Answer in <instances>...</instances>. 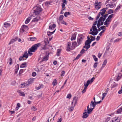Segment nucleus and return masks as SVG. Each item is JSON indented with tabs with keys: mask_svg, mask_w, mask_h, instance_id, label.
I'll return each instance as SVG.
<instances>
[{
	"mask_svg": "<svg viewBox=\"0 0 122 122\" xmlns=\"http://www.w3.org/2000/svg\"><path fill=\"white\" fill-rule=\"evenodd\" d=\"M41 45V44L40 43L35 44L30 48L29 50H30L31 52H35V51L37 50V48L39 47Z\"/></svg>",
	"mask_w": 122,
	"mask_h": 122,
	"instance_id": "nucleus-1",
	"label": "nucleus"
},
{
	"mask_svg": "<svg viewBox=\"0 0 122 122\" xmlns=\"http://www.w3.org/2000/svg\"><path fill=\"white\" fill-rule=\"evenodd\" d=\"M34 9H35L34 10L33 13L36 15H39L42 9L40 7L37 6L34 7Z\"/></svg>",
	"mask_w": 122,
	"mask_h": 122,
	"instance_id": "nucleus-2",
	"label": "nucleus"
},
{
	"mask_svg": "<svg viewBox=\"0 0 122 122\" xmlns=\"http://www.w3.org/2000/svg\"><path fill=\"white\" fill-rule=\"evenodd\" d=\"M92 41L86 40L85 43V46H83V48H86V51L90 47V44L91 43Z\"/></svg>",
	"mask_w": 122,
	"mask_h": 122,
	"instance_id": "nucleus-3",
	"label": "nucleus"
},
{
	"mask_svg": "<svg viewBox=\"0 0 122 122\" xmlns=\"http://www.w3.org/2000/svg\"><path fill=\"white\" fill-rule=\"evenodd\" d=\"M28 29V27L27 26L23 25L20 30V32L21 33H23L24 32H26Z\"/></svg>",
	"mask_w": 122,
	"mask_h": 122,
	"instance_id": "nucleus-4",
	"label": "nucleus"
},
{
	"mask_svg": "<svg viewBox=\"0 0 122 122\" xmlns=\"http://www.w3.org/2000/svg\"><path fill=\"white\" fill-rule=\"evenodd\" d=\"M43 43L45 44V45L43 47H42V49L45 50L48 49V48L46 47V46L49 43L48 40H47L46 41H45L43 42Z\"/></svg>",
	"mask_w": 122,
	"mask_h": 122,
	"instance_id": "nucleus-5",
	"label": "nucleus"
},
{
	"mask_svg": "<svg viewBox=\"0 0 122 122\" xmlns=\"http://www.w3.org/2000/svg\"><path fill=\"white\" fill-rule=\"evenodd\" d=\"M120 118L115 117L112 119L110 122H120Z\"/></svg>",
	"mask_w": 122,
	"mask_h": 122,
	"instance_id": "nucleus-6",
	"label": "nucleus"
},
{
	"mask_svg": "<svg viewBox=\"0 0 122 122\" xmlns=\"http://www.w3.org/2000/svg\"><path fill=\"white\" fill-rule=\"evenodd\" d=\"M28 54H27L26 55L25 54L23 55V56H20L19 58V60L20 61H22L23 60H25L26 59H25L24 57H25L26 58H28Z\"/></svg>",
	"mask_w": 122,
	"mask_h": 122,
	"instance_id": "nucleus-7",
	"label": "nucleus"
},
{
	"mask_svg": "<svg viewBox=\"0 0 122 122\" xmlns=\"http://www.w3.org/2000/svg\"><path fill=\"white\" fill-rule=\"evenodd\" d=\"M89 84V82L88 81L87 82L86 84H84L85 86L84 89L82 91V93H85L86 91V89L87 88V86H88Z\"/></svg>",
	"mask_w": 122,
	"mask_h": 122,
	"instance_id": "nucleus-8",
	"label": "nucleus"
},
{
	"mask_svg": "<svg viewBox=\"0 0 122 122\" xmlns=\"http://www.w3.org/2000/svg\"><path fill=\"white\" fill-rule=\"evenodd\" d=\"M77 34V33L76 32H75L74 33L72 34V36L71 39V41H73L75 40Z\"/></svg>",
	"mask_w": 122,
	"mask_h": 122,
	"instance_id": "nucleus-9",
	"label": "nucleus"
},
{
	"mask_svg": "<svg viewBox=\"0 0 122 122\" xmlns=\"http://www.w3.org/2000/svg\"><path fill=\"white\" fill-rule=\"evenodd\" d=\"M114 15L113 14H112L110 15L107 18V20L108 22H110L111 21V18Z\"/></svg>",
	"mask_w": 122,
	"mask_h": 122,
	"instance_id": "nucleus-10",
	"label": "nucleus"
},
{
	"mask_svg": "<svg viewBox=\"0 0 122 122\" xmlns=\"http://www.w3.org/2000/svg\"><path fill=\"white\" fill-rule=\"evenodd\" d=\"M98 33V31L97 29L95 31H92L91 32H89V34L92 35L93 36H95Z\"/></svg>",
	"mask_w": 122,
	"mask_h": 122,
	"instance_id": "nucleus-11",
	"label": "nucleus"
},
{
	"mask_svg": "<svg viewBox=\"0 0 122 122\" xmlns=\"http://www.w3.org/2000/svg\"><path fill=\"white\" fill-rule=\"evenodd\" d=\"M67 46L66 48V50L67 51H70L71 42H69L67 43Z\"/></svg>",
	"mask_w": 122,
	"mask_h": 122,
	"instance_id": "nucleus-12",
	"label": "nucleus"
},
{
	"mask_svg": "<svg viewBox=\"0 0 122 122\" xmlns=\"http://www.w3.org/2000/svg\"><path fill=\"white\" fill-rule=\"evenodd\" d=\"M93 109L91 108H90L89 107V105H88L87 106V113H88V114H90L91 112L93 110Z\"/></svg>",
	"mask_w": 122,
	"mask_h": 122,
	"instance_id": "nucleus-13",
	"label": "nucleus"
},
{
	"mask_svg": "<svg viewBox=\"0 0 122 122\" xmlns=\"http://www.w3.org/2000/svg\"><path fill=\"white\" fill-rule=\"evenodd\" d=\"M84 38L85 37L82 34H79L77 38L83 40Z\"/></svg>",
	"mask_w": 122,
	"mask_h": 122,
	"instance_id": "nucleus-14",
	"label": "nucleus"
},
{
	"mask_svg": "<svg viewBox=\"0 0 122 122\" xmlns=\"http://www.w3.org/2000/svg\"><path fill=\"white\" fill-rule=\"evenodd\" d=\"M40 17L39 16H37L36 17L34 18L33 20H32V21L33 22H37L40 19Z\"/></svg>",
	"mask_w": 122,
	"mask_h": 122,
	"instance_id": "nucleus-15",
	"label": "nucleus"
},
{
	"mask_svg": "<svg viewBox=\"0 0 122 122\" xmlns=\"http://www.w3.org/2000/svg\"><path fill=\"white\" fill-rule=\"evenodd\" d=\"M87 113L86 112H84L83 114V116L82 117L83 118H87L89 116V115L86 114Z\"/></svg>",
	"mask_w": 122,
	"mask_h": 122,
	"instance_id": "nucleus-16",
	"label": "nucleus"
},
{
	"mask_svg": "<svg viewBox=\"0 0 122 122\" xmlns=\"http://www.w3.org/2000/svg\"><path fill=\"white\" fill-rule=\"evenodd\" d=\"M17 92L19 94L20 96L23 97H25V94L24 93V92H21V91L20 90H18Z\"/></svg>",
	"mask_w": 122,
	"mask_h": 122,
	"instance_id": "nucleus-17",
	"label": "nucleus"
},
{
	"mask_svg": "<svg viewBox=\"0 0 122 122\" xmlns=\"http://www.w3.org/2000/svg\"><path fill=\"white\" fill-rule=\"evenodd\" d=\"M77 42L76 41L72 42V44L71 47L73 48L72 49L74 48L76 46H77Z\"/></svg>",
	"mask_w": 122,
	"mask_h": 122,
	"instance_id": "nucleus-18",
	"label": "nucleus"
},
{
	"mask_svg": "<svg viewBox=\"0 0 122 122\" xmlns=\"http://www.w3.org/2000/svg\"><path fill=\"white\" fill-rule=\"evenodd\" d=\"M56 26V25L55 24H53L49 26V29H53Z\"/></svg>",
	"mask_w": 122,
	"mask_h": 122,
	"instance_id": "nucleus-19",
	"label": "nucleus"
},
{
	"mask_svg": "<svg viewBox=\"0 0 122 122\" xmlns=\"http://www.w3.org/2000/svg\"><path fill=\"white\" fill-rule=\"evenodd\" d=\"M33 81V80L31 79H29L26 82L27 86H29L30 84Z\"/></svg>",
	"mask_w": 122,
	"mask_h": 122,
	"instance_id": "nucleus-20",
	"label": "nucleus"
},
{
	"mask_svg": "<svg viewBox=\"0 0 122 122\" xmlns=\"http://www.w3.org/2000/svg\"><path fill=\"white\" fill-rule=\"evenodd\" d=\"M102 16L100 17L98 21L99 22L100 21L101 22L102 21H104L106 19H105V18L103 17V15Z\"/></svg>",
	"mask_w": 122,
	"mask_h": 122,
	"instance_id": "nucleus-21",
	"label": "nucleus"
},
{
	"mask_svg": "<svg viewBox=\"0 0 122 122\" xmlns=\"http://www.w3.org/2000/svg\"><path fill=\"white\" fill-rule=\"evenodd\" d=\"M16 69L15 70V74H16L17 73L18 70L19 68V64H17V65L15 66Z\"/></svg>",
	"mask_w": 122,
	"mask_h": 122,
	"instance_id": "nucleus-22",
	"label": "nucleus"
},
{
	"mask_svg": "<svg viewBox=\"0 0 122 122\" xmlns=\"http://www.w3.org/2000/svg\"><path fill=\"white\" fill-rule=\"evenodd\" d=\"M10 24L8 23L5 22L4 23L3 26L6 28L10 27Z\"/></svg>",
	"mask_w": 122,
	"mask_h": 122,
	"instance_id": "nucleus-23",
	"label": "nucleus"
},
{
	"mask_svg": "<svg viewBox=\"0 0 122 122\" xmlns=\"http://www.w3.org/2000/svg\"><path fill=\"white\" fill-rule=\"evenodd\" d=\"M27 63V62H25L22 64L21 65L20 67V68H24L26 67V64Z\"/></svg>",
	"mask_w": 122,
	"mask_h": 122,
	"instance_id": "nucleus-24",
	"label": "nucleus"
},
{
	"mask_svg": "<svg viewBox=\"0 0 122 122\" xmlns=\"http://www.w3.org/2000/svg\"><path fill=\"white\" fill-rule=\"evenodd\" d=\"M77 97L76 96H75L73 98V101L74 102V106L77 103Z\"/></svg>",
	"mask_w": 122,
	"mask_h": 122,
	"instance_id": "nucleus-25",
	"label": "nucleus"
},
{
	"mask_svg": "<svg viewBox=\"0 0 122 122\" xmlns=\"http://www.w3.org/2000/svg\"><path fill=\"white\" fill-rule=\"evenodd\" d=\"M77 97L76 96H75L73 98V101L74 102V106L77 103Z\"/></svg>",
	"mask_w": 122,
	"mask_h": 122,
	"instance_id": "nucleus-26",
	"label": "nucleus"
},
{
	"mask_svg": "<svg viewBox=\"0 0 122 122\" xmlns=\"http://www.w3.org/2000/svg\"><path fill=\"white\" fill-rule=\"evenodd\" d=\"M49 54L45 56L43 58L42 60L43 61H47L48 60V55Z\"/></svg>",
	"mask_w": 122,
	"mask_h": 122,
	"instance_id": "nucleus-27",
	"label": "nucleus"
},
{
	"mask_svg": "<svg viewBox=\"0 0 122 122\" xmlns=\"http://www.w3.org/2000/svg\"><path fill=\"white\" fill-rule=\"evenodd\" d=\"M17 38L16 37L15 39H13L11 40L9 43V44L10 45L11 44L13 43L14 42L16 41L17 40V38Z\"/></svg>",
	"mask_w": 122,
	"mask_h": 122,
	"instance_id": "nucleus-28",
	"label": "nucleus"
},
{
	"mask_svg": "<svg viewBox=\"0 0 122 122\" xmlns=\"http://www.w3.org/2000/svg\"><path fill=\"white\" fill-rule=\"evenodd\" d=\"M61 50V49H57V52L56 53V55L58 56H59L60 55V54Z\"/></svg>",
	"mask_w": 122,
	"mask_h": 122,
	"instance_id": "nucleus-29",
	"label": "nucleus"
},
{
	"mask_svg": "<svg viewBox=\"0 0 122 122\" xmlns=\"http://www.w3.org/2000/svg\"><path fill=\"white\" fill-rule=\"evenodd\" d=\"M31 19V17H30L27 18L25 21V23L26 24H28L30 21Z\"/></svg>",
	"mask_w": 122,
	"mask_h": 122,
	"instance_id": "nucleus-30",
	"label": "nucleus"
},
{
	"mask_svg": "<svg viewBox=\"0 0 122 122\" xmlns=\"http://www.w3.org/2000/svg\"><path fill=\"white\" fill-rule=\"evenodd\" d=\"M82 41L83 40H80L77 38V41L78 44V45H77V46H78L79 45L81 44Z\"/></svg>",
	"mask_w": 122,
	"mask_h": 122,
	"instance_id": "nucleus-31",
	"label": "nucleus"
},
{
	"mask_svg": "<svg viewBox=\"0 0 122 122\" xmlns=\"http://www.w3.org/2000/svg\"><path fill=\"white\" fill-rule=\"evenodd\" d=\"M90 106L91 107H92V106L93 107V108H92L94 109L95 108V104L94 103V102H93V101H92L90 105Z\"/></svg>",
	"mask_w": 122,
	"mask_h": 122,
	"instance_id": "nucleus-32",
	"label": "nucleus"
},
{
	"mask_svg": "<svg viewBox=\"0 0 122 122\" xmlns=\"http://www.w3.org/2000/svg\"><path fill=\"white\" fill-rule=\"evenodd\" d=\"M104 9H102L101 10V11H102V12H101V15H103L106 12V10Z\"/></svg>",
	"mask_w": 122,
	"mask_h": 122,
	"instance_id": "nucleus-33",
	"label": "nucleus"
},
{
	"mask_svg": "<svg viewBox=\"0 0 122 122\" xmlns=\"http://www.w3.org/2000/svg\"><path fill=\"white\" fill-rule=\"evenodd\" d=\"M95 79V78L94 77H93L91 79V80H88L87 82L88 81L89 82V84L90 83H92Z\"/></svg>",
	"mask_w": 122,
	"mask_h": 122,
	"instance_id": "nucleus-34",
	"label": "nucleus"
},
{
	"mask_svg": "<svg viewBox=\"0 0 122 122\" xmlns=\"http://www.w3.org/2000/svg\"><path fill=\"white\" fill-rule=\"evenodd\" d=\"M95 5V8L97 10L101 8V5Z\"/></svg>",
	"mask_w": 122,
	"mask_h": 122,
	"instance_id": "nucleus-35",
	"label": "nucleus"
},
{
	"mask_svg": "<svg viewBox=\"0 0 122 122\" xmlns=\"http://www.w3.org/2000/svg\"><path fill=\"white\" fill-rule=\"evenodd\" d=\"M107 62V60H105L104 61L102 64V67H105Z\"/></svg>",
	"mask_w": 122,
	"mask_h": 122,
	"instance_id": "nucleus-36",
	"label": "nucleus"
},
{
	"mask_svg": "<svg viewBox=\"0 0 122 122\" xmlns=\"http://www.w3.org/2000/svg\"><path fill=\"white\" fill-rule=\"evenodd\" d=\"M114 5L113 4H108L106 5V6L107 7H110V8H112L114 6Z\"/></svg>",
	"mask_w": 122,
	"mask_h": 122,
	"instance_id": "nucleus-37",
	"label": "nucleus"
},
{
	"mask_svg": "<svg viewBox=\"0 0 122 122\" xmlns=\"http://www.w3.org/2000/svg\"><path fill=\"white\" fill-rule=\"evenodd\" d=\"M70 14V12H66L64 14V15L66 17H67L68 15H69Z\"/></svg>",
	"mask_w": 122,
	"mask_h": 122,
	"instance_id": "nucleus-38",
	"label": "nucleus"
},
{
	"mask_svg": "<svg viewBox=\"0 0 122 122\" xmlns=\"http://www.w3.org/2000/svg\"><path fill=\"white\" fill-rule=\"evenodd\" d=\"M64 17V16L63 15H60L58 19V20L60 21H62V20L63 19V18Z\"/></svg>",
	"mask_w": 122,
	"mask_h": 122,
	"instance_id": "nucleus-39",
	"label": "nucleus"
},
{
	"mask_svg": "<svg viewBox=\"0 0 122 122\" xmlns=\"http://www.w3.org/2000/svg\"><path fill=\"white\" fill-rule=\"evenodd\" d=\"M57 84V80L56 79H55L53 81L52 84L54 86H55Z\"/></svg>",
	"mask_w": 122,
	"mask_h": 122,
	"instance_id": "nucleus-40",
	"label": "nucleus"
},
{
	"mask_svg": "<svg viewBox=\"0 0 122 122\" xmlns=\"http://www.w3.org/2000/svg\"><path fill=\"white\" fill-rule=\"evenodd\" d=\"M92 56L94 59V60L95 61H98V59L96 56L94 55H92Z\"/></svg>",
	"mask_w": 122,
	"mask_h": 122,
	"instance_id": "nucleus-41",
	"label": "nucleus"
},
{
	"mask_svg": "<svg viewBox=\"0 0 122 122\" xmlns=\"http://www.w3.org/2000/svg\"><path fill=\"white\" fill-rule=\"evenodd\" d=\"M109 22L107 21V20H106V21L104 22V25H106V27H107L108 26L107 25L110 24V23Z\"/></svg>",
	"mask_w": 122,
	"mask_h": 122,
	"instance_id": "nucleus-42",
	"label": "nucleus"
},
{
	"mask_svg": "<svg viewBox=\"0 0 122 122\" xmlns=\"http://www.w3.org/2000/svg\"><path fill=\"white\" fill-rule=\"evenodd\" d=\"M101 15V12H100L97 15L96 18V20H97L99 18V17H100V15Z\"/></svg>",
	"mask_w": 122,
	"mask_h": 122,
	"instance_id": "nucleus-43",
	"label": "nucleus"
},
{
	"mask_svg": "<svg viewBox=\"0 0 122 122\" xmlns=\"http://www.w3.org/2000/svg\"><path fill=\"white\" fill-rule=\"evenodd\" d=\"M23 71L24 69H21L19 71V76H20L21 75V74L23 72Z\"/></svg>",
	"mask_w": 122,
	"mask_h": 122,
	"instance_id": "nucleus-44",
	"label": "nucleus"
},
{
	"mask_svg": "<svg viewBox=\"0 0 122 122\" xmlns=\"http://www.w3.org/2000/svg\"><path fill=\"white\" fill-rule=\"evenodd\" d=\"M29 38L30 39V41H36V38L35 37H30Z\"/></svg>",
	"mask_w": 122,
	"mask_h": 122,
	"instance_id": "nucleus-45",
	"label": "nucleus"
},
{
	"mask_svg": "<svg viewBox=\"0 0 122 122\" xmlns=\"http://www.w3.org/2000/svg\"><path fill=\"white\" fill-rule=\"evenodd\" d=\"M62 9L63 10H66V7H65V3H62Z\"/></svg>",
	"mask_w": 122,
	"mask_h": 122,
	"instance_id": "nucleus-46",
	"label": "nucleus"
},
{
	"mask_svg": "<svg viewBox=\"0 0 122 122\" xmlns=\"http://www.w3.org/2000/svg\"><path fill=\"white\" fill-rule=\"evenodd\" d=\"M113 10L112 9L109 10L107 12L108 14H110L111 13H113Z\"/></svg>",
	"mask_w": 122,
	"mask_h": 122,
	"instance_id": "nucleus-47",
	"label": "nucleus"
},
{
	"mask_svg": "<svg viewBox=\"0 0 122 122\" xmlns=\"http://www.w3.org/2000/svg\"><path fill=\"white\" fill-rule=\"evenodd\" d=\"M122 111V106L118 110L117 112L118 113H120Z\"/></svg>",
	"mask_w": 122,
	"mask_h": 122,
	"instance_id": "nucleus-48",
	"label": "nucleus"
},
{
	"mask_svg": "<svg viewBox=\"0 0 122 122\" xmlns=\"http://www.w3.org/2000/svg\"><path fill=\"white\" fill-rule=\"evenodd\" d=\"M92 28L93 29V31H95L96 30H97V27L96 26L93 25L92 26Z\"/></svg>",
	"mask_w": 122,
	"mask_h": 122,
	"instance_id": "nucleus-49",
	"label": "nucleus"
},
{
	"mask_svg": "<svg viewBox=\"0 0 122 122\" xmlns=\"http://www.w3.org/2000/svg\"><path fill=\"white\" fill-rule=\"evenodd\" d=\"M31 109L33 111H35L37 110V108L33 106L31 107Z\"/></svg>",
	"mask_w": 122,
	"mask_h": 122,
	"instance_id": "nucleus-50",
	"label": "nucleus"
},
{
	"mask_svg": "<svg viewBox=\"0 0 122 122\" xmlns=\"http://www.w3.org/2000/svg\"><path fill=\"white\" fill-rule=\"evenodd\" d=\"M61 24H62L65 25H67V23L65 22L64 20H63L62 21H61Z\"/></svg>",
	"mask_w": 122,
	"mask_h": 122,
	"instance_id": "nucleus-51",
	"label": "nucleus"
},
{
	"mask_svg": "<svg viewBox=\"0 0 122 122\" xmlns=\"http://www.w3.org/2000/svg\"><path fill=\"white\" fill-rule=\"evenodd\" d=\"M26 84L25 83H23V84L21 85V88H24Z\"/></svg>",
	"mask_w": 122,
	"mask_h": 122,
	"instance_id": "nucleus-52",
	"label": "nucleus"
},
{
	"mask_svg": "<svg viewBox=\"0 0 122 122\" xmlns=\"http://www.w3.org/2000/svg\"><path fill=\"white\" fill-rule=\"evenodd\" d=\"M80 56V54H78L76 57L73 60V61H75L76 60L78 59Z\"/></svg>",
	"mask_w": 122,
	"mask_h": 122,
	"instance_id": "nucleus-53",
	"label": "nucleus"
},
{
	"mask_svg": "<svg viewBox=\"0 0 122 122\" xmlns=\"http://www.w3.org/2000/svg\"><path fill=\"white\" fill-rule=\"evenodd\" d=\"M71 97V94H68L66 97L67 98H68L69 99H70Z\"/></svg>",
	"mask_w": 122,
	"mask_h": 122,
	"instance_id": "nucleus-54",
	"label": "nucleus"
},
{
	"mask_svg": "<svg viewBox=\"0 0 122 122\" xmlns=\"http://www.w3.org/2000/svg\"><path fill=\"white\" fill-rule=\"evenodd\" d=\"M98 63L97 62H96L94 63L93 65V67L94 68H96L97 67V66Z\"/></svg>",
	"mask_w": 122,
	"mask_h": 122,
	"instance_id": "nucleus-55",
	"label": "nucleus"
},
{
	"mask_svg": "<svg viewBox=\"0 0 122 122\" xmlns=\"http://www.w3.org/2000/svg\"><path fill=\"white\" fill-rule=\"evenodd\" d=\"M43 85L42 84H41L40 86H39L38 87H37V90H38L39 89H40L41 88H42L43 87Z\"/></svg>",
	"mask_w": 122,
	"mask_h": 122,
	"instance_id": "nucleus-56",
	"label": "nucleus"
},
{
	"mask_svg": "<svg viewBox=\"0 0 122 122\" xmlns=\"http://www.w3.org/2000/svg\"><path fill=\"white\" fill-rule=\"evenodd\" d=\"M120 74H119L118 75L116 78V81H118L121 78V77L119 75Z\"/></svg>",
	"mask_w": 122,
	"mask_h": 122,
	"instance_id": "nucleus-57",
	"label": "nucleus"
},
{
	"mask_svg": "<svg viewBox=\"0 0 122 122\" xmlns=\"http://www.w3.org/2000/svg\"><path fill=\"white\" fill-rule=\"evenodd\" d=\"M65 72L64 71H62L61 73V76H64L65 74Z\"/></svg>",
	"mask_w": 122,
	"mask_h": 122,
	"instance_id": "nucleus-58",
	"label": "nucleus"
},
{
	"mask_svg": "<svg viewBox=\"0 0 122 122\" xmlns=\"http://www.w3.org/2000/svg\"><path fill=\"white\" fill-rule=\"evenodd\" d=\"M87 40H88L89 41H93V40H94V39H93V40H92V39H90V37H89V36H87Z\"/></svg>",
	"mask_w": 122,
	"mask_h": 122,
	"instance_id": "nucleus-59",
	"label": "nucleus"
},
{
	"mask_svg": "<svg viewBox=\"0 0 122 122\" xmlns=\"http://www.w3.org/2000/svg\"><path fill=\"white\" fill-rule=\"evenodd\" d=\"M50 1L46 2L45 3V5H49L50 4Z\"/></svg>",
	"mask_w": 122,
	"mask_h": 122,
	"instance_id": "nucleus-60",
	"label": "nucleus"
},
{
	"mask_svg": "<svg viewBox=\"0 0 122 122\" xmlns=\"http://www.w3.org/2000/svg\"><path fill=\"white\" fill-rule=\"evenodd\" d=\"M121 39L117 38L116 39V40H115V41H114V42L115 43L116 42H118L119 41L121 40Z\"/></svg>",
	"mask_w": 122,
	"mask_h": 122,
	"instance_id": "nucleus-61",
	"label": "nucleus"
},
{
	"mask_svg": "<svg viewBox=\"0 0 122 122\" xmlns=\"http://www.w3.org/2000/svg\"><path fill=\"white\" fill-rule=\"evenodd\" d=\"M110 117H107L105 121V122H107L110 120Z\"/></svg>",
	"mask_w": 122,
	"mask_h": 122,
	"instance_id": "nucleus-62",
	"label": "nucleus"
},
{
	"mask_svg": "<svg viewBox=\"0 0 122 122\" xmlns=\"http://www.w3.org/2000/svg\"><path fill=\"white\" fill-rule=\"evenodd\" d=\"M51 32L50 31L47 32V34L49 36H51Z\"/></svg>",
	"mask_w": 122,
	"mask_h": 122,
	"instance_id": "nucleus-63",
	"label": "nucleus"
},
{
	"mask_svg": "<svg viewBox=\"0 0 122 122\" xmlns=\"http://www.w3.org/2000/svg\"><path fill=\"white\" fill-rule=\"evenodd\" d=\"M62 1V2H63V3H65L66 4H67V1L66 0H61Z\"/></svg>",
	"mask_w": 122,
	"mask_h": 122,
	"instance_id": "nucleus-64",
	"label": "nucleus"
}]
</instances>
